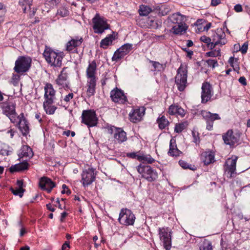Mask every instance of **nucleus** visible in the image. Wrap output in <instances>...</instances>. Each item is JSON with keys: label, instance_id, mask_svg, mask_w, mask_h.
<instances>
[{"label": "nucleus", "instance_id": "nucleus-34", "mask_svg": "<svg viewBox=\"0 0 250 250\" xmlns=\"http://www.w3.org/2000/svg\"><path fill=\"white\" fill-rule=\"evenodd\" d=\"M169 19L172 23L178 24L184 22L185 20V17L181 15L180 13L178 12L173 14L172 15H171Z\"/></svg>", "mask_w": 250, "mask_h": 250}, {"label": "nucleus", "instance_id": "nucleus-31", "mask_svg": "<svg viewBox=\"0 0 250 250\" xmlns=\"http://www.w3.org/2000/svg\"><path fill=\"white\" fill-rule=\"evenodd\" d=\"M188 28V26L185 23L182 22L173 26L172 30L174 34L182 35L186 32Z\"/></svg>", "mask_w": 250, "mask_h": 250}, {"label": "nucleus", "instance_id": "nucleus-46", "mask_svg": "<svg viewBox=\"0 0 250 250\" xmlns=\"http://www.w3.org/2000/svg\"><path fill=\"white\" fill-rule=\"evenodd\" d=\"M212 246L210 242H204L203 246L200 248V250H211Z\"/></svg>", "mask_w": 250, "mask_h": 250}, {"label": "nucleus", "instance_id": "nucleus-30", "mask_svg": "<svg viewBox=\"0 0 250 250\" xmlns=\"http://www.w3.org/2000/svg\"><path fill=\"white\" fill-rule=\"evenodd\" d=\"M10 190L15 195L19 196L21 198L22 197L25 190L23 188V182L22 181L18 180L17 187L15 188H11Z\"/></svg>", "mask_w": 250, "mask_h": 250}, {"label": "nucleus", "instance_id": "nucleus-17", "mask_svg": "<svg viewBox=\"0 0 250 250\" xmlns=\"http://www.w3.org/2000/svg\"><path fill=\"white\" fill-rule=\"evenodd\" d=\"M240 135L238 133H234L232 130H229L223 135V139L226 145L230 146H233L238 142Z\"/></svg>", "mask_w": 250, "mask_h": 250}, {"label": "nucleus", "instance_id": "nucleus-4", "mask_svg": "<svg viewBox=\"0 0 250 250\" xmlns=\"http://www.w3.org/2000/svg\"><path fill=\"white\" fill-rule=\"evenodd\" d=\"M187 69L182 65H181L177 70L175 82L178 90L180 91H183L187 86Z\"/></svg>", "mask_w": 250, "mask_h": 250}, {"label": "nucleus", "instance_id": "nucleus-42", "mask_svg": "<svg viewBox=\"0 0 250 250\" xmlns=\"http://www.w3.org/2000/svg\"><path fill=\"white\" fill-rule=\"evenodd\" d=\"M157 122L161 129L165 128L169 125V122L164 116L158 118Z\"/></svg>", "mask_w": 250, "mask_h": 250}, {"label": "nucleus", "instance_id": "nucleus-53", "mask_svg": "<svg viewBox=\"0 0 250 250\" xmlns=\"http://www.w3.org/2000/svg\"><path fill=\"white\" fill-rule=\"evenodd\" d=\"M126 157L132 159H135L136 158L138 160V156H140V155H138L136 152H130V153H127L126 154Z\"/></svg>", "mask_w": 250, "mask_h": 250}, {"label": "nucleus", "instance_id": "nucleus-12", "mask_svg": "<svg viewBox=\"0 0 250 250\" xmlns=\"http://www.w3.org/2000/svg\"><path fill=\"white\" fill-rule=\"evenodd\" d=\"M201 114L207 123L206 128L208 130H211L213 128V122L215 120H219L221 119L217 113H212L206 110H202Z\"/></svg>", "mask_w": 250, "mask_h": 250}, {"label": "nucleus", "instance_id": "nucleus-41", "mask_svg": "<svg viewBox=\"0 0 250 250\" xmlns=\"http://www.w3.org/2000/svg\"><path fill=\"white\" fill-rule=\"evenodd\" d=\"M138 160L143 163L146 162L148 164H152L155 160L150 155H140L138 157Z\"/></svg>", "mask_w": 250, "mask_h": 250}, {"label": "nucleus", "instance_id": "nucleus-36", "mask_svg": "<svg viewBox=\"0 0 250 250\" xmlns=\"http://www.w3.org/2000/svg\"><path fill=\"white\" fill-rule=\"evenodd\" d=\"M74 97L73 93H69L68 95H66L64 98L63 101L61 100L60 102L58 103V105L61 106L65 107L66 109L68 106V102L70 100L72 99Z\"/></svg>", "mask_w": 250, "mask_h": 250}, {"label": "nucleus", "instance_id": "nucleus-40", "mask_svg": "<svg viewBox=\"0 0 250 250\" xmlns=\"http://www.w3.org/2000/svg\"><path fill=\"white\" fill-rule=\"evenodd\" d=\"M11 152L10 147L7 145L0 142V155L8 156Z\"/></svg>", "mask_w": 250, "mask_h": 250}, {"label": "nucleus", "instance_id": "nucleus-25", "mask_svg": "<svg viewBox=\"0 0 250 250\" xmlns=\"http://www.w3.org/2000/svg\"><path fill=\"white\" fill-rule=\"evenodd\" d=\"M33 156V152L32 149L27 146H23L20 149V152L19 154L20 158H25V161L31 158Z\"/></svg>", "mask_w": 250, "mask_h": 250}, {"label": "nucleus", "instance_id": "nucleus-37", "mask_svg": "<svg viewBox=\"0 0 250 250\" xmlns=\"http://www.w3.org/2000/svg\"><path fill=\"white\" fill-rule=\"evenodd\" d=\"M146 26L149 28L157 29L160 25L154 18H147L146 19Z\"/></svg>", "mask_w": 250, "mask_h": 250}, {"label": "nucleus", "instance_id": "nucleus-16", "mask_svg": "<svg viewBox=\"0 0 250 250\" xmlns=\"http://www.w3.org/2000/svg\"><path fill=\"white\" fill-rule=\"evenodd\" d=\"M17 122H12L16 124L20 131L21 132L23 136H26L29 131V125L28 122L25 118L23 113H21L17 117Z\"/></svg>", "mask_w": 250, "mask_h": 250}, {"label": "nucleus", "instance_id": "nucleus-18", "mask_svg": "<svg viewBox=\"0 0 250 250\" xmlns=\"http://www.w3.org/2000/svg\"><path fill=\"white\" fill-rule=\"evenodd\" d=\"M212 95L213 91L211 85L207 82L204 83L202 86V103H206L208 102L210 100Z\"/></svg>", "mask_w": 250, "mask_h": 250}, {"label": "nucleus", "instance_id": "nucleus-21", "mask_svg": "<svg viewBox=\"0 0 250 250\" xmlns=\"http://www.w3.org/2000/svg\"><path fill=\"white\" fill-rule=\"evenodd\" d=\"M44 98L46 103L53 104L55 95V91L51 83H47L44 86Z\"/></svg>", "mask_w": 250, "mask_h": 250}, {"label": "nucleus", "instance_id": "nucleus-2", "mask_svg": "<svg viewBox=\"0 0 250 250\" xmlns=\"http://www.w3.org/2000/svg\"><path fill=\"white\" fill-rule=\"evenodd\" d=\"M32 59L27 56H20L15 63L14 71L19 74L27 72L31 67Z\"/></svg>", "mask_w": 250, "mask_h": 250}, {"label": "nucleus", "instance_id": "nucleus-35", "mask_svg": "<svg viewBox=\"0 0 250 250\" xmlns=\"http://www.w3.org/2000/svg\"><path fill=\"white\" fill-rule=\"evenodd\" d=\"M33 0H19V3L22 7L24 13H26L31 10Z\"/></svg>", "mask_w": 250, "mask_h": 250}, {"label": "nucleus", "instance_id": "nucleus-47", "mask_svg": "<svg viewBox=\"0 0 250 250\" xmlns=\"http://www.w3.org/2000/svg\"><path fill=\"white\" fill-rule=\"evenodd\" d=\"M185 128V124L183 123L176 124L175 126L174 131L177 133L181 132Z\"/></svg>", "mask_w": 250, "mask_h": 250}, {"label": "nucleus", "instance_id": "nucleus-43", "mask_svg": "<svg viewBox=\"0 0 250 250\" xmlns=\"http://www.w3.org/2000/svg\"><path fill=\"white\" fill-rule=\"evenodd\" d=\"M69 14L68 8L65 6H62L60 7L57 12L56 15L61 17H65L68 16Z\"/></svg>", "mask_w": 250, "mask_h": 250}, {"label": "nucleus", "instance_id": "nucleus-8", "mask_svg": "<svg viewBox=\"0 0 250 250\" xmlns=\"http://www.w3.org/2000/svg\"><path fill=\"white\" fill-rule=\"evenodd\" d=\"M92 22L93 28L96 33L102 34L109 28V25L106 21L98 14L92 19Z\"/></svg>", "mask_w": 250, "mask_h": 250}, {"label": "nucleus", "instance_id": "nucleus-5", "mask_svg": "<svg viewBox=\"0 0 250 250\" xmlns=\"http://www.w3.org/2000/svg\"><path fill=\"white\" fill-rule=\"evenodd\" d=\"M171 230L169 228L159 229L160 239L166 250H170L171 249Z\"/></svg>", "mask_w": 250, "mask_h": 250}, {"label": "nucleus", "instance_id": "nucleus-32", "mask_svg": "<svg viewBox=\"0 0 250 250\" xmlns=\"http://www.w3.org/2000/svg\"><path fill=\"white\" fill-rule=\"evenodd\" d=\"M28 167V164L25 161L22 163L12 166L10 168V171L11 172L20 171L27 169Z\"/></svg>", "mask_w": 250, "mask_h": 250}, {"label": "nucleus", "instance_id": "nucleus-38", "mask_svg": "<svg viewBox=\"0 0 250 250\" xmlns=\"http://www.w3.org/2000/svg\"><path fill=\"white\" fill-rule=\"evenodd\" d=\"M51 104L46 103V101H44L43 104V108L46 113L50 115L53 114L57 109L55 106L51 105Z\"/></svg>", "mask_w": 250, "mask_h": 250}, {"label": "nucleus", "instance_id": "nucleus-14", "mask_svg": "<svg viewBox=\"0 0 250 250\" xmlns=\"http://www.w3.org/2000/svg\"><path fill=\"white\" fill-rule=\"evenodd\" d=\"M108 132L114 134L115 142L121 144L127 139L126 134L122 128L111 126L108 129Z\"/></svg>", "mask_w": 250, "mask_h": 250}, {"label": "nucleus", "instance_id": "nucleus-50", "mask_svg": "<svg viewBox=\"0 0 250 250\" xmlns=\"http://www.w3.org/2000/svg\"><path fill=\"white\" fill-rule=\"evenodd\" d=\"M207 54L209 57H217L220 55V50H214L213 51L208 52Z\"/></svg>", "mask_w": 250, "mask_h": 250}, {"label": "nucleus", "instance_id": "nucleus-56", "mask_svg": "<svg viewBox=\"0 0 250 250\" xmlns=\"http://www.w3.org/2000/svg\"><path fill=\"white\" fill-rule=\"evenodd\" d=\"M234 10L236 12H241L243 11L242 6L240 4H237L234 6Z\"/></svg>", "mask_w": 250, "mask_h": 250}, {"label": "nucleus", "instance_id": "nucleus-52", "mask_svg": "<svg viewBox=\"0 0 250 250\" xmlns=\"http://www.w3.org/2000/svg\"><path fill=\"white\" fill-rule=\"evenodd\" d=\"M179 165H180V166L184 169H187V168L192 169L189 167L188 163H187L186 162H185L184 161L180 160V161H179Z\"/></svg>", "mask_w": 250, "mask_h": 250}, {"label": "nucleus", "instance_id": "nucleus-26", "mask_svg": "<svg viewBox=\"0 0 250 250\" xmlns=\"http://www.w3.org/2000/svg\"><path fill=\"white\" fill-rule=\"evenodd\" d=\"M97 69V65L95 61L89 62L86 70V75L87 79H97L95 74Z\"/></svg>", "mask_w": 250, "mask_h": 250}, {"label": "nucleus", "instance_id": "nucleus-22", "mask_svg": "<svg viewBox=\"0 0 250 250\" xmlns=\"http://www.w3.org/2000/svg\"><path fill=\"white\" fill-rule=\"evenodd\" d=\"M83 42L82 38L72 39L66 43V50L69 52L77 53V47L81 45Z\"/></svg>", "mask_w": 250, "mask_h": 250}, {"label": "nucleus", "instance_id": "nucleus-29", "mask_svg": "<svg viewBox=\"0 0 250 250\" xmlns=\"http://www.w3.org/2000/svg\"><path fill=\"white\" fill-rule=\"evenodd\" d=\"M201 159L205 165H208L214 162V155L211 151H205L201 154Z\"/></svg>", "mask_w": 250, "mask_h": 250}, {"label": "nucleus", "instance_id": "nucleus-27", "mask_svg": "<svg viewBox=\"0 0 250 250\" xmlns=\"http://www.w3.org/2000/svg\"><path fill=\"white\" fill-rule=\"evenodd\" d=\"M67 69V67H64L62 70L61 74L59 75L58 78L56 80V83L60 86L63 87L65 86L67 87L66 84V80L67 78V74L66 72V70Z\"/></svg>", "mask_w": 250, "mask_h": 250}, {"label": "nucleus", "instance_id": "nucleus-13", "mask_svg": "<svg viewBox=\"0 0 250 250\" xmlns=\"http://www.w3.org/2000/svg\"><path fill=\"white\" fill-rule=\"evenodd\" d=\"M225 33L222 29L218 28L212 35V42L210 45L211 49L214 48L218 44H220L221 46L225 44L227 42L225 39Z\"/></svg>", "mask_w": 250, "mask_h": 250}, {"label": "nucleus", "instance_id": "nucleus-9", "mask_svg": "<svg viewBox=\"0 0 250 250\" xmlns=\"http://www.w3.org/2000/svg\"><path fill=\"white\" fill-rule=\"evenodd\" d=\"M135 217L132 211L127 208L122 209L119 217L120 224L125 225H133L134 223Z\"/></svg>", "mask_w": 250, "mask_h": 250}, {"label": "nucleus", "instance_id": "nucleus-51", "mask_svg": "<svg viewBox=\"0 0 250 250\" xmlns=\"http://www.w3.org/2000/svg\"><path fill=\"white\" fill-rule=\"evenodd\" d=\"M207 63L209 66L212 68H214L218 65L217 62L215 60L208 59L207 61Z\"/></svg>", "mask_w": 250, "mask_h": 250}, {"label": "nucleus", "instance_id": "nucleus-54", "mask_svg": "<svg viewBox=\"0 0 250 250\" xmlns=\"http://www.w3.org/2000/svg\"><path fill=\"white\" fill-rule=\"evenodd\" d=\"M248 48V44L247 42H245L240 48V51L242 54H246L247 52Z\"/></svg>", "mask_w": 250, "mask_h": 250}, {"label": "nucleus", "instance_id": "nucleus-15", "mask_svg": "<svg viewBox=\"0 0 250 250\" xmlns=\"http://www.w3.org/2000/svg\"><path fill=\"white\" fill-rule=\"evenodd\" d=\"M132 45L129 43H126L118 49L114 53L112 60L117 62L124 57L131 50Z\"/></svg>", "mask_w": 250, "mask_h": 250}, {"label": "nucleus", "instance_id": "nucleus-44", "mask_svg": "<svg viewBox=\"0 0 250 250\" xmlns=\"http://www.w3.org/2000/svg\"><path fill=\"white\" fill-rule=\"evenodd\" d=\"M150 62L152 63L155 70L159 71H163L166 67V64H161L158 62L150 61Z\"/></svg>", "mask_w": 250, "mask_h": 250}, {"label": "nucleus", "instance_id": "nucleus-6", "mask_svg": "<svg viewBox=\"0 0 250 250\" xmlns=\"http://www.w3.org/2000/svg\"><path fill=\"white\" fill-rule=\"evenodd\" d=\"M2 113L6 115L11 122H17L18 116L15 111V104L12 102L7 101L1 103Z\"/></svg>", "mask_w": 250, "mask_h": 250}, {"label": "nucleus", "instance_id": "nucleus-55", "mask_svg": "<svg viewBox=\"0 0 250 250\" xmlns=\"http://www.w3.org/2000/svg\"><path fill=\"white\" fill-rule=\"evenodd\" d=\"M62 190L61 192L62 194L66 193L67 194H70L71 193V191L68 189L66 185L63 184L62 186Z\"/></svg>", "mask_w": 250, "mask_h": 250}, {"label": "nucleus", "instance_id": "nucleus-57", "mask_svg": "<svg viewBox=\"0 0 250 250\" xmlns=\"http://www.w3.org/2000/svg\"><path fill=\"white\" fill-rule=\"evenodd\" d=\"M176 114L180 115L181 117H183L185 114V110L181 107L178 106Z\"/></svg>", "mask_w": 250, "mask_h": 250}, {"label": "nucleus", "instance_id": "nucleus-20", "mask_svg": "<svg viewBox=\"0 0 250 250\" xmlns=\"http://www.w3.org/2000/svg\"><path fill=\"white\" fill-rule=\"evenodd\" d=\"M145 110L146 109L143 106L133 109L129 114L130 121L133 123L140 121L145 113Z\"/></svg>", "mask_w": 250, "mask_h": 250}, {"label": "nucleus", "instance_id": "nucleus-24", "mask_svg": "<svg viewBox=\"0 0 250 250\" xmlns=\"http://www.w3.org/2000/svg\"><path fill=\"white\" fill-rule=\"evenodd\" d=\"M97 79H87L86 84V95L88 98L94 96L96 92Z\"/></svg>", "mask_w": 250, "mask_h": 250}, {"label": "nucleus", "instance_id": "nucleus-19", "mask_svg": "<svg viewBox=\"0 0 250 250\" xmlns=\"http://www.w3.org/2000/svg\"><path fill=\"white\" fill-rule=\"evenodd\" d=\"M110 97L115 103L124 104L127 101L126 97L123 91L117 88L111 90L110 92Z\"/></svg>", "mask_w": 250, "mask_h": 250}, {"label": "nucleus", "instance_id": "nucleus-33", "mask_svg": "<svg viewBox=\"0 0 250 250\" xmlns=\"http://www.w3.org/2000/svg\"><path fill=\"white\" fill-rule=\"evenodd\" d=\"M115 40V37L112 35H109L104 39L102 40L100 42V47L106 49L108 46L112 45L113 41Z\"/></svg>", "mask_w": 250, "mask_h": 250}, {"label": "nucleus", "instance_id": "nucleus-58", "mask_svg": "<svg viewBox=\"0 0 250 250\" xmlns=\"http://www.w3.org/2000/svg\"><path fill=\"white\" fill-rule=\"evenodd\" d=\"M234 61L235 62H237V59H234V57H231L229 59V63L230 64V65H231V66H232V67H234Z\"/></svg>", "mask_w": 250, "mask_h": 250}, {"label": "nucleus", "instance_id": "nucleus-23", "mask_svg": "<svg viewBox=\"0 0 250 250\" xmlns=\"http://www.w3.org/2000/svg\"><path fill=\"white\" fill-rule=\"evenodd\" d=\"M55 186V183L48 178L44 177L40 180V187L42 189L45 190L48 192H50Z\"/></svg>", "mask_w": 250, "mask_h": 250}, {"label": "nucleus", "instance_id": "nucleus-60", "mask_svg": "<svg viewBox=\"0 0 250 250\" xmlns=\"http://www.w3.org/2000/svg\"><path fill=\"white\" fill-rule=\"evenodd\" d=\"M46 206L47 209H48L49 210H50L52 212H54L55 210V208L52 207V205L50 203L46 204Z\"/></svg>", "mask_w": 250, "mask_h": 250}, {"label": "nucleus", "instance_id": "nucleus-49", "mask_svg": "<svg viewBox=\"0 0 250 250\" xmlns=\"http://www.w3.org/2000/svg\"><path fill=\"white\" fill-rule=\"evenodd\" d=\"M66 1L70 3L69 0H65ZM61 0H46V3L50 5L51 6H56L57 4L60 2Z\"/></svg>", "mask_w": 250, "mask_h": 250}, {"label": "nucleus", "instance_id": "nucleus-48", "mask_svg": "<svg viewBox=\"0 0 250 250\" xmlns=\"http://www.w3.org/2000/svg\"><path fill=\"white\" fill-rule=\"evenodd\" d=\"M200 40L202 42L207 43L208 46L210 47V45L212 42H211V40L210 38L206 36H203L201 37Z\"/></svg>", "mask_w": 250, "mask_h": 250}, {"label": "nucleus", "instance_id": "nucleus-7", "mask_svg": "<svg viewBox=\"0 0 250 250\" xmlns=\"http://www.w3.org/2000/svg\"><path fill=\"white\" fill-rule=\"evenodd\" d=\"M238 157L234 156L231 158L228 159L224 165L225 174L228 178H230L235 176L236 172V162Z\"/></svg>", "mask_w": 250, "mask_h": 250}, {"label": "nucleus", "instance_id": "nucleus-59", "mask_svg": "<svg viewBox=\"0 0 250 250\" xmlns=\"http://www.w3.org/2000/svg\"><path fill=\"white\" fill-rule=\"evenodd\" d=\"M238 81L239 83L243 85H246L247 84V81L244 77H240Z\"/></svg>", "mask_w": 250, "mask_h": 250}, {"label": "nucleus", "instance_id": "nucleus-11", "mask_svg": "<svg viewBox=\"0 0 250 250\" xmlns=\"http://www.w3.org/2000/svg\"><path fill=\"white\" fill-rule=\"evenodd\" d=\"M82 122L88 126H94L97 124V118L95 112L91 110H85L83 111Z\"/></svg>", "mask_w": 250, "mask_h": 250}, {"label": "nucleus", "instance_id": "nucleus-45", "mask_svg": "<svg viewBox=\"0 0 250 250\" xmlns=\"http://www.w3.org/2000/svg\"><path fill=\"white\" fill-rule=\"evenodd\" d=\"M178 105H171L168 108V113L170 115H175L177 114L178 108Z\"/></svg>", "mask_w": 250, "mask_h": 250}, {"label": "nucleus", "instance_id": "nucleus-61", "mask_svg": "<svg viewBox=\"0 0 250 250\" xmlns=\"http://www.w3.org/2000/svg\"><path fill=\"white\" fill-rule=\"evenodd\" d=\"M221 1L220 0H211V5L212 6H217L220 3Z\"/></svg>", "mask_w": 250, "mask_h": 250}, {"label": "nucleus", "instance_id": "nucleus-1", "mask_svg": "<svg viewBox=\"0 0 250 250\" xmlns=\"http://www.w3.org/2000/svg\"><path fill=\"white\" fill-rule=\"evenodd\" d=\"M43 56L51 66L60 67L62 66L63 57L62 52H56L51 47L45 46Z\"/></svg>", "mask_w": 250, "mask_h": 250}, {"label": "nucleus", "instance_id": "nucleus-64", "mask_svg": "<svg viewBox=\"0 0 250 250\" xmlns=\"http://www.w3.org/2000/svg\"><path fill=\"white\" fill-rule=\"evenodd\" d=\"M193 45V43L191 40H188L187 46L188 47L192 46Z\"/></svg>", "mask_w": 250, "mask_h": 250}, {"label": "nucleus", "instance_id": "nucleus-39", "mask_svg": "<svg viewBox=\"0 0 250 250\" xmlns=\"http://www.w3.org/2000/svg\"><path fill=\"white\" fill-rule=\"evenodd\" d=\"M152 11L148 6L142 4L139 7V13L141 16H146Z\"/></svg>", "mask_w": 250, "mask_h": 250}, {"label": "nucleus", "instance_id": "nucleus-10", "mask_svg": "<svg viewBox=\"0 0 250 250\" xmlns=\"http://www.w3.org/2000/svg\"><path fill=\"white\" fill-rule=\"evenodd\" d=\"M95 169L88 167H85L82 173V182L83 186L85 187L91 185L95 180L96 173Z\"/></svg>", "mask_w": 250, "mask_h": 250}, {"label": "nucleus", "instance_id": "nucleus-62", "mask_svg": "<svg viewBox=\"0 0 250 250\" xmlns=\"http://www.w3.org/2000/svg\"><path fill=\"white\" fill-rule=\"evenodd\" d=\"M68 247L70 248L69 242L68 241L65 242L62 247V250H65V249Z\"/></svg>", "mask_w": 250, "mask_h": 250}, {"label": "nucleus", "instance_id": "nucleus-63", "mask_svg": "<svg viewBox=\"0 0 250 250\" xmlns=\"http://www.w3.org/2000/svg\"><path fill=\"white\" fill-rule=\"evenodd\" d=\"M67 213L66 212H63L61 213V221L63 222L64 218L67 216Z\"/></svg>", "mask_w": 250, "mask_h": 250}, {"label": "nucleus", "instance_id": "nucleus-28", "mask_svg": "<svg viewBox=\"0 0 250 250\" xmlns=\"http://www.w3.org/2000/svg\"><path fill=\"white\" fill-rule=\"evenodd\" d=\"M182 152L177 148L176 140L173 139H171L169 143V149L168 152V154L170 156L177 157Z\"/></svg>", "mask_w": 250, "mask_h": 250}, {"label": "nucleus", "instance_id": "nucleus-3", "mask_svg": "<svg viewBox=\"0 0 250 250\" xmlns=\"http://www.w3.org/2000/svg\"><path fill=\"white\" fill-rule=\"evenodd\" d=\"M137 171L142 176V177L148 182H153L158 178V174L155 169L150 166L142 165L140 164L137 167Z\"/></svg>", "mask_w": 250, "mask_h": 250}]
</instances>
